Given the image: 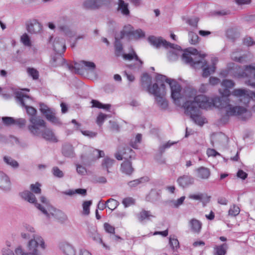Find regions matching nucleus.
Wrapping results in <instances>:
<instances>
[{"label": "nucleus", "instance_id": "obj_25", "mask_svg": "<svg viewBox=\"0 0 255 255\" xmlns=\"http://www.w3.org/2000/svg\"><path fill=\"white\" fill-rule=\"evenodd\" d=\"M59 247L65 255H76V250L74 247L67 242L61 243Z\"/></svg>", "mask_w": 255, "mask_h": 255}, {"label": "nucleus", "instance_id": "obj_61", "mask_svg": "<svg viewBox=\"0 0 255 255\" xmlns=\"http://www.w3.org/2000/svg\"><path fill=\"white\" fill-rule=\"evenodd\" d=\"M104 227L106 232L111 234H115V229L113 226H111L110 224L106 223L104 224Z\"/></svg>", "mask_w": 255, "mask_h": 255}, {"label": "nucleus", "instance_id": "obj_49", "mask_svg": "<svg viewBox=\"0 0 255 255\" xmlns=\"http://www.w3.org/2000/svg\"><path fill=\"white\" fill-rule=\"evenodd\" d=\"M189 42L191 44H196L198 42L199 36L198 35L192 31L189 32Z\"/></svg>", "mask_w": 255, "mask_h": 255}, {"label": "nucleus", "instance_id": "obj_3", "mask_svg": "<svg viewBox=\"0 0 255 255\" xmlns=\"http://www.w3.org/2000/svg\"><path fill=\"white\" fill-rule=\"evenodd\" d=\"M205 56L204 54H199L195 48H188L182 54V59L184 62L195 69L203 68L202 76L206 78L215 72L216 67L214 65L211 67L207 66V62L204 59Z\"/></svg>", "mask_w": 255, "mask_h": 255}, {"label": "nucleus", "instance_id": "obj_51", "mask_svg": "<svg viewBox=\"0 0 255 255\" xmlns=\"http://www.w3.org/2000/svg\"><path fill=\"white\" fill-rule=\"evenodd\" d=\"M122 203L125 208H127L135 204V200L131 197H127L122 201Z\"/></svg>", "mask_w": 255, "mask_h": 255}, {"label": "nucleus", "instance_id": "obj_58", "mask_svg": "<svg viewBox=\"0 0 255 255\" xmlns=\"http://www.w3.org/2000/svg\"><path fill=\"white\" fill-rule=\"evenodd\" d=\"M2 120L4 125L6 126L14 125V122H15V120L13 118L9 117H2Z\"/></svg>", "mask_w": 255, "mask_h": 255}, {"label": "nucleus", "instance_id": "obj_15", "mask_svg": "<svg viewBox=\"0 0 255 255\" xmlns=\"http://www.w3.org/2000/svg\"><path fill=\"white\" fill-rule=\"evenodd\" d=\"M87 234L88 237L92 239L94 242L102 245L105 249H109V247L103 242L101 235L98 233L96 226H89Z\"/></svg>", "mask_w": 255, "mask_h": 255}, {"label": "nucleus", "instance_id": "obj_27", "mask_svg": "<svg viewBox=\"0 0 255 255\" xmlns=\"http://www.w3.org/2000/svg\"><path fill=\"white\" fill-rule=\"evenodd\" d=\"M10 182L8 176L2 172L0 173V189L7 191L10 189Z\"/></svg>", "mask_w": 255, "mask_h": 255}, {"label": "nucleus", "instance_id": "obj_59", "mask_svg": "<svg viewBox=\"0 0 255 255\" xmlns=\"http://www.w3.org/2000/svg\"><path fill=\"white\" fill-rule=\"evenodd\" d=\"M81 63L83 64L85 67H86L88 69L90 70H94L96 65L94 62L86 61H81Z\"/></svg>", "mask_w": 255, "mask_h": 255}, {"label": "nucleus", "instance_id": "obj_35", "mask_svg": "<svg viewBox=\"0 0 255 255\" xmlns=\"http://www.w3.org/2000/svg\"><path fill=\"white\" fill-rule=\"evenodd\" d=\"M151 218H154V216L152 215L150 211L145 210H142L137 215V218L141 222L145 220H149Z\"/></svg>", "mask_w": 255, "mask_h": 255}, {"label": "nucleus", "instance_id": "obj_10", "mask_svg": "<svg viewBox=\"0 0 255 255\" xmlns=\"http://www.w3.org/2000/svg\"><path fill=\"white\" fill-rule=\"evenodd\" d=\"M40 111L45 116L46 119L52 124L57 126L62 125V123L60 119L56 116V112L54 109L49 108L44 104H40Z\"/></svg>", "mask_w": 255, "mask_h": 255}, {"label": "nucleus", "instance_id": "obj_21", "mask_svg": "<svg viewBox=\"0 0 255 255\" xmlns=\"http://www.w3.org/2000/svg\"><path fill=\"white\" fill-rule=\"evenodd\" d=\"M53 49L57 54L63 53L66 48L64 40L61 38L56 37L53 42Z\"/></svg>", "mask_w": 255, "mask_h": 255}, {"label": "nucleus", "instance_id": "obj_29", "mask_svg": "<svg viewBox=\"0 0 255 255\" xmlns=\"http://www.w3.org/2000/svg\"><path fill=\"white\" fill-rule=\"evenodd\" d=\"M62 154L67 157H73L75 155L74 148L70 143H65L62 146Z\"/></svg>", "mask_w": 255, "mask_h": 255}, {"label": "nucleus", "instance_id": "obj_28", "mask_svg": "<svg viewBox=\"0 0 255 255\" xmlns=\"http://www.w3.org/2000/svg\"><path fill=\"white\" fill-rule=\"evenodd\" d=\"M197 177L201 179H207L210 176L211 172L209 168L205 167H200L196 170Z\"/></svg>", "mask_w": 255, "mask_h": 255}, {"label": "nucleus", "instance_id": "obj_5", "mask_svg": "<svg viewBox=\"0 0 255 255\" xmlns=\"http://www.w3.org/2000/svg\"><path fill=\"white\" fill-rule=\"evenodd\" d=\"M148 42L153 46L159 48L162 46L165 48L170 49L168 52L167 57L170 61H175L177 59L179 53L181 51V47L178 45L172 44L162 37H156L154 36H150L148 38Z\"/></svg>", "mask_w": 255, "mask_h": 255}, {"label": "nucleus", "instance_id": "obj_12", "mask_svg": "<svg viewBox=\"0 0 255 255\" xmlns=\"http://www.w3.org/2000/svg\"><path fill=\"white\" fill-rule=\"evenodd\" d=\"M112 0H85L82 4L84 9L95 10L108 6Z\"/></svg>", "mask_w": 255, "mask_h": 255}, {"label": "nucleus", "instance_id": "obj_34", "mask_svg": "<svg viewBox=\"0 0 255 255\" xmlns=\"http://www.w3.org/2000/svg\"><path fill=\"white\" fill-rule=\"evenodd\" d=\"M228 249V245L227 243L217 246L214 248V255H225Z\"/></svg>", "mask_w": 255, "mask_h": 255}, {"label": "nucleus", "instance_id": "obj_4", "mask_svg": "<svg viewBox=\"0 0 255 255\" xmlns=\"http://www.w3.org/2000/svg\"><path fill=\"white\" fill-rule=\"evenodd\" d=\"M20 196L25 201L31 203H34L35 207L48 218L53 217L61 223H63L67 220V216L62 211L51 206H48L46 209L40 204L37 203L35 195L30 191H24L20 193Z\"/></svg>", "mask_w": 255, "mask_h": 255}, {"label": "nucleus", "instance_id": "obj_62", "mask_svg": "<svg viewBox=\"0 0 255 255\" xmlns=\"http://www.w3.org/2000/svg\"><path fill=\"white\" fill-rule=\"evenodd\" d=\"M199 21V18L197 17H193L192 18H189L187 20V23L191 26L197 27V24Z\"/></svg>", "mask_w": 255, "mask_h": 255}, {"label": "nucleus", "instance_id": "obj_46", "mask_svg": "<svg viewBox=\"0 0 255 255\" xmlns=\"http://www.w3.org/2000/svg\"><path fill=\"white\" fill-rule=\"evenodd\" d=\"M142 138V135L140 133H138L134 139H131L130 141V145L133 148H137V143L140 142Z\"/></svg>", "mask_w": 255, "mask_h": 255}, {"label": "nucleus", "instance_id": "obj_26", "mask_svg": "<svg viewBox=\"0 0 255 255\" xmlns=\"http://www.w3.org/2000/svg\"><path fill=\"white\" fill-rule=\"evenodd\" d=\"M38 245L35 240H29L27 245L28 252L22 255H40L37 249Z\"/></svg>", "mask_w": 255, "mask_h": 255}, {"label": "nucleus", "instance_id": "obj_9", "mask_svg": "<svg viewBox=\"0 0 255 255\" xmlns=\"http://www.w3.org/2000/svg\"><path fill=\"white\" fill-rule=\"evenodd\" d=\"M30 124L28 126L30 132L34 136H39L46 127V123L41 118H29Z\"/></svg>", "mask_w": 255, "mask_h": 255}, {"label": "nucleus", "instance_id": "obj_55", "mask_svg": "<svg viewBox=\"0 0 255 255\" xmlns=\"http://www.w3.org/2000/svg\"><path fill=\"white\" fill-rule=\"evenodd\" d=\"M52 172L54 176L55 177L58 178H62L64 176L63 172L61 170H60L59 168L57 166L53 167L52 169Z\"/></svg>", "mask_w": 255, "mask_h": 255}, {"label": "nucleus", "instance_id": "obj_63", "mask_svg": "<svg viewBox=\"0 0 255 255\" xmlns=\"http://www.w3.org/2000/svg\"><path fill=\"white\" fill-rule=\"evenodd\" d=\"M90 152H92L94 154L97 153V158H100V157H102L105 156L104 152L103 150L90 148Z\"/></svg>", "mask_w": 255, "mask_h": 255}, {"label": "nucleus", "instance_id": "obj_8", "mask_svg": "<svg viewBox=\"0 0 255 255\" xmlns=\"http://www.w3.org/2000/svg\"><path fill=\"white\" fill-rule=\"evenodd\" d=\"M201 108L199 106L195 105V103H187L185 106V114L189 116L194 122L202 126L205 123L206 119L201 116L200 110Z\"/></svg>", "mask_w": 255, "mask_h": 255}, {"label": "nucleus", "instance_id": "obj_57", "mask_svg": "<svg viewBox=\"0 0 255 255\" xmlns=\"http://www.w3.org/2000/svg\"><path fill=\"white\" fill-rule=\"evenodd\" d=\"M107 115L102 113H100L98 116L97 117L96 123L99 126H101L104 121L107 118Z\"/></svg>", "mask_w": 255, "mask_h": 255}, {"label": "nucleus", "instance_id": "obj_33", "mask_svg": "<svg viewBox=\"0 0 255 255\" xmlns=\"http://www.w3.org/2000/svg\"><path fill=\"white\" fill-rule=\"evenodd\" d=\"M115 162V160L113 159H112L109 157H105L103 160L102 163V167L103 169L106 170L107 173H110L111 172L109 169L112 167Z\"/></svg>", "mask_w": 255, "mask_h": 255}, {"label": "nucleus", "instance_id": "obj_41", "mask_svg": "<svg viewBox=\"0 0 255 255\" xmlns=\"http://www.w3.org/2000/svg\"><path fill=\"white\" fill-rule=\"evenodd\" d=\"M107 207L111 210H114L119 205V202L113 198H110L106 202Z\"/></svg>", "mask_w": 255, "mask_h": 255}, {"label": "nucleus", "instance_id": "obj_7", "mask_svg": "<svg viewBox=\"0 0 255 255\" xmlns=\"http://www.w3.org/2000/svg\"><path fill=\"white\" fill-rule=\"evenodd\" d=\"M15 98L17 102L21 106L25 108L26 113L30 116L29 118H40L37 117V110L32 106H30L32 103V98L29 96L24 94L22 92H15Z\"/></svg>", "mask_w": 255, "mask_h": 255}, {"label": "nucleus", "instance_id": "obj_6", "mask_svg": "<svg viewBox=\"0 0 255 255\" xmlns=\"http://www.w3.org/2000/svg\"><path fill=\"white\" fill-rule=\"evenodd\" d=\"M232 73V72H231ZM233 75L237 78L250 77V79L246 82L247 84L255 87V65H246L244 69L240 67L236 66L233 69Z\"/></svg>", "mask_w": 255, "mask_h": 255}, {"label": "nucleus", "instance_id": "obj_52", "mask_svg": "<svg viewBox=\"0 0 255 255\" xmlns=\"http://www.w3.org/2000/svg\"><path fill=\"white\" fill-rule=\"evenodd\" d=\"M21 42L25 46H30L31 45L30 38L27 34L24 33L21 36L20 38Z\"/></svg>", "mask_w": 255, "mask_h": 255}, {"label": "nucleus", "instance_id": "obj_36", "mask_svg": "<svg viewBox=\"0 0 255 255\" xmlns=\"http://www.w3.org/2000/svg\"><path fill=\"white\" fill-rule=\"evenodd\" d=\"M133 30V28L131 25L128 24L125 25L124 27L123 30L121 31L120 34L119 36L120 39H123L125 35L131 36Z\"/></svg>", "mask_w": 255, "mask_h": 255}, {"label": "nucleus", "instance_id": "obj_64", "mask_svg": "<svg viewBox=\"0 0 255 255\" xmlns=\"http://www.w3.org/2000/svg\"><path fill=\"white\" fill-rule=\"evenodd\" d=\"M26 120L24 119L20 118L15 120L14 125H17L19 128H22L25 126Z\"/></svg>", "mask_w": 255, "mask_h": 255}, {"label": "nucleus", "instance_id": "obj_38", "mask_svg": "<svg viewBox=\"0 0 255 255\" xmlns=\"http://www.w3.org/2000/svg\"><path fill=\"white\" fill-rule=\"evenodd\" d=\"M169 244L172 249V250L174 253L175 255H177L176 253L177 250L179 248V243L177 239L169 238Z\"/></svg>", "mask_w": 255, "mask_h": 255}, {"label": "nucleus", "instance_id": "obj_44", "mask_svg": "<svg viewBox=\"0 0 255 255\" xmlns=\"http://www.w3.org/2000/svg\"><path fill=\"white\" fill-rule=\"evenodd\" d=\"M131 36L135 39L143 38L145 37V32L141 29H138L135 30H133Z\"/></svg>", "mask_w": 255, "mask_h": 255}, {"label": "nucleus", "instance_id": "obj_20", "mask_svg": "<svg viewBox=\"0 0 255 255\" xmlns=\"http://www.w3.org/2000/svg\"><path fill=\"white\" fill-rule=\"evenodd\" d=\"M120 171L127 176L131 175L134 171L131 161L129 160H125L121 165Z\"/></svg>", "mask_w": 255, "mask_h": 255}, {"label": "nucleus", "instance_id": "obj_53", "mask_svg": "<svg viewBox=\"0 0 255 255\" xmlns=\"http://www.w3.org/2000/svg\"><path fill=\"white\" fill-rule=\"evenodd\" d=\"M27 72L28 74L31 76L34 80H37L39 77L38 72L33 68H28Z\"/></svg>", "mask_w": 255, "mask_h": 255}, {"label": "nucleus", "instance_id": "obj_22", "mask_svg": "<svg viewBox=\"0 0 255 255\" xmlns=\"http://www.w3.org/2000/svg\"><path fill=\"white\" fill-rule=\"evenodd\" d=\"M189 227L190 231L192 233L199 234L202 229V223L200 221L193 218L189 222Z\"/></svg>", "mask_w": 255, "mask_h": 255}, {"label": "nucleus", "instance_id": "obj_23", "mask_svg": "<svg viewBox=\"0 0 255 255\" xmlns=\"http://www.w3.org/2000/svg\"><path fill=\"white\" fill-rule=\"evenodd\" d=\"M40 135H41L42 137L46 140L54 142L58 141V139L52 130L46 128V127L44 128Z\"/></svg>", "mask_w": 255, "mask_h": 255}, {"label": "nucleus", "instance_id": "obj_31", "mask_svg": "<svg viewBox=\"0 0 255 255\" xmlns=\"http://www.w3.org/2000/svg\"><path fill=\"white\" fill-rule=\"evenodd\" d=\"M161 193L160 190L152 189L146 197L147 200L151 202L157 201L160 199Z\"/></svg>", "mask_w": 255, "mask_h": 255}, {"label": "nucleus", "instance_id": "obj_54", "mask_svg": "<svg viewBox=\"0 0 255 255\" xmlns=\"http://www.w3.org/2000/svg\"><path fill=\"white\" fill-rule=\"evenodd\" d=\"M235 85L234 82L231 80H224L221 83V86L223 88L231 89Z\"/></svg>", "mask_w": 255, "mask_h": 255}, {"label": "nucleus", "instance_id": "obj_16", "mask_svg": "<svg viewBox=\"0 0 255 255\" xmlns=\"http://www.w3.org/2000/svg\"><path fill=\"white\" fill-rule=\"evenodd\" d=\"M124 59L126 60H131L132 59H134L136 63L134 65H129L128 67L133 69H137L139 70L141 68L143 62L139 58L138 56L137 55L135 52L132 49V52L128 54H123L122 55Z\"/></svg>", "mask_w": 255, "mask_h": 255}, {"label": "nucleus", "instance_id": "obj_2", "mask_svg": "<svg viewBox=\"0 0 255 255\" xmlns=\"http://www.w3.org/2000/svg\"><path fill=\"white\" fill-rule=\"evenodd\" d=\"M156 83L151 87H148V92L155 97V101L158 106L161 109L165 110L168 107V102L164 98L166 94L165 85L164 82H166L170 88L171 97L174 100L175 104L180 105L179 101L181 99V87L178 83L174 79L168 78L166 76L158 73L156 74Z\"/></svg>", "mask_w": 255, "mask_h": 255}, {"label": "nucleus", "instance_id": "obj_60", "mask_svg": "<svg viewBox=\"0 0 255 255\" xmlns=\"http://www.w3.org/2000/svg\"><path fill=\"white\" fill-rule=\"evenodd\" d=\"M82 133L89 138H93L96 137L97 135V133L90 130H80Z\"/></svg>", "mask_w": 255, "mask_h": 255}, {"label": "nucleus", "instance_id": "obj_39", "mask_svg": "<svg viewBox=\"0 0 255 255\" xmlns=\"http://www.w3.org/2000/svg\"><path fill=\"white\" fill-rule=\"evenodd\" d=\"M67 25H70V19L67 16H61L59 18L57 26V28H60L62 26H66Z\"/></svg>", "mask_w": 255, "mask_h": 255}, {"label": "nucleus", "instance_id": "obj_13", "mask_svg": "<svg viewBox=\"0 0 255 255\" xmlns=\"http://www.w3.org/2000/svg\"><path fill=\"white\" fill-rule=\"evenodd\" d=\"M115 157L118 160H129L134 158L135 153L132 149L129 147L119 148L115 154Z\"/></svg>", "mask_w": 255, "mask_h": 255}, {"label": "nucleus", "instance_id": "obj_48", "mask_svg": "<svg viewBox=\"0 0 255 255\" xmlns=\"http://www.w3.org/2000/svg\"><path fill=\"white\" fill-rule=\"evenodd\" d=\"M177 142H171L170 141H168L167 142L163 144L162 145H160L159 147V152L160 155H162L166 149L169 148L171 147V145H174Z\"/></svg>", "mask_w": 255, "mask_h": 255}, {"label": "nucleus", "instance_id": "obj_18", "mask_svg": "<svg viewBox=\"0 0 255 255\" xmlns=\"http://www.w3.org/2000/svg\"><path fill=\"white\" fill-rule=\"evenodd\" d=\"M26 29L31 34H37L42 30V25L37 20L32 19L26 24Z\"/></svg>", "mask_w": 255, "mask_h": 255}, {"label": "nucleus", "instance_id": "obj_40", "mask_svg": "<svg viewBox=\"0 0 255 255\" xmlns=\"http://www.w3.org/2000/svg\"><path fill=\"white\" fill-rule=\"evenodd\" d=\"M185 199V196H182L176 200H172L169 201L170 206L174 208H178L180 205H182Z\"/></svg>", "mask_w": 255, "mask_h": 255}, {"label": "nucleus", "instance_id": "obj_43", "mask_svg": "<svg viewBox=\"0 0 255 255\" xmlns=\"http://www.w3.org/2000/svg\"><path fill=\"white\" fill-rule=\"evenodd\" d=\"M3 160L7 165L14 168H16L19 165L18 162L16 160L9 156H5L3 157Z\"/></svg>", "mask_w": 255, "mask_h": 255}, {"label": "nucleus", "instance_id": "obj_1", "mask_svg": "<svg viewBox=\"0 0 255 255\" xmlns=\"http://www.w3.org/2000/svg\"><path fill=\"white\" fill-rule=\"evenodd\" d=\"M185 97L186 101L183 104V107L185 109V104L189 102L194 103L195 105L199 106L201 109H207L212 106L218 108H225L226 110L225 115L224 116L221 121L223 122H227L230 117L241 116L242 120H246L251 117V113L247 109L241 106H234L229 103V100H223V97H216L210 99L207 96L203 95L196 96V91L194 89L188 88L185 90Z\"/></svg>", "mask_w": 255, "mask_h": 255}, {"label": "nucleus", "instance_id": "obj_50", "mask_svg": "<svg viewBox=\"0 0 255 255\" xmlns=\"http://www.w3.org/2000/svg\"><path fill=\"white\" fill-rule=\"evenodd\" d=\"M141 83L142 85H148L147 87L149 85H150L151 87L152 86L150 85L151 83V77L147 73H144L143 74L141 77Z\"/></svg>", "mask_w": 255, "mask_h": 255}, {"label": "nucleus", "instance_id": "obj_32", "mask_svg": "<svg viewBox=\"0 0 255 255\" xmlns=\"http://www.w3.org/2000/svg\"><path fill=\"white\" fill-rule=\"evenodd\" d=\"M128 7V4L126 3L124 0H119L118 10L121 11L124 15H129L130 11Z\"/></svg>", "mask_w": 255, "mask_h": 255}, {"label": "nucleus", "instance_id": "obj_37", "mask_svg": "<svg viewBox=\"0 0 255 255\" xmlns=\"http://www.w3.org/2000/svg\"><path fill=\"white\" fill-rule=\"evenodd\" d=\"M148 181V178L147 177H142L139 179L130 181L128 182V184L130 187H134L140 183L146 182H147Z\"/></svg>", "mask_w": 255, "mask_h": 255}, {"label": "nucleus", "instance_id": "obj_45", "mask_svg": "<svg viewBox=\"0 0 255 255\" xmlns=\"http://www.w3.org/2000/svg\"><path fill=\"white\" fill-rule=\"evenodd\" d=\"M70 25H67L66 26H60L58 29L61 32L63 33L65 35L68 36H72L73 35L72 32L70 29Z\"/></svg>", "mask_w": 255, "mask_h": 255}, {"label": "nucleus", "instance_id": "obj_47", "mask_svg": "<svg viewBox=\"0 0 255 255\" xmlns=\"http://www.w3.org/2000/svg\"><path fill=\"white\" fill-rule=\"evenodd\" d=\"M92 204V201L91 200L85 201L83 202L82 204L83 214L85 215H88L90 214V207Z\"/></svg>", "mask_w": 255, "mask_h": 255}, {"label": "nucleus", "instance_id": "obj_17", "mask_svg": "<svg viewBox=\"0 0 255 255\" xmlns=\"http://www.w3.org/2000/svg\"><path fill=\"white\" fill-rule=\"evenodd\" d=\"M21 236L23 239L28 240L31 239L30 240H35L37 242V245H39L41 248L43 249L45 248L43 239L35 234H31L30 233L23 232L21 233Z\"/></svg>", "mask_w": 255, "mask_h": 255}, {"label": "nucleus", "instance_id": "obj_24", "mask_svg": "<svg viewBox=\"0 0 255 255\" xmlns=\"http://www.w3.org/2000/svg\"><path fill=\"white\" fill-rule=\"evenodd\" d=\"M65 63V59L61 54H55L52 56L50 61V65L51 67H57L62 66Z\"/></svg>", "mask_w": 255, "mask_h": 255}, {"label": "nucleus", "instance_id": "obj_56", "mask_svg": "<svg viewBox=\"0 0 255 255\" xmlns=\"http://www.w3.org/2000/svg\"><path fill=\"white\" fill-rule=\"evenodd\" d=\"M40 184L36 182L35 184H32L30 185L31 190L36 194H39L41 193Z\"/></svg>", "mask_w": 255, "mask_h": 255}, {"label": "nucleus", "instance_id": "obj_14", "mask_svg": "<svg viewBox=\"0 0 255 255\" xmlns=\"http://www.w3.org/2000/svg\"><path fill=\"white\" fill-rule=\"evenodd\" d=\"M231 56L233 61L241 63L247 62L251 59L250 54L240 49H238L233 52Z\"/></svg>", "mask_w": 255, "mask_h": 255}, {"label": "nucleus", "instance_id": "obj_30", "mask_svg": "<svg viewBox=\"0 0 255 255\" xmlns=\"http://www.w3.org/2000/svg\"><path fill=\"white\" fill-rule=\"evenodd\" d=\"M120 39H121L119 36H116L114 47L115 55L117 57H120L123 54V46L122 43L120 40Z\"/></svg>", "mask_w": 255, "mask_h": 255}, {"label": "nucleus", "instance_id": "obj_19", "mask_svg": "<svg viewBox=\"0 0 255 255\" xmlns=\"http://www.w3.org/2000/svg\"><path fill=\"white\" fill-rule=\"evenodd\" d=\"M177 182L179 186L184 188L192 185L194 182V178L188 174L183 175L178 178Z\"/></svg>", "mask_w": 255, "mask_h": 255}, {"label": "nucleus", "instance_id": "obj_11", "mask_svg": "<svg viewBox=\"0 0 255 255\" xmlns=\"http://www.w3.org/2000/svg\"><path fill=\"white\" fill-rule=\"evenodd\" d=\"M232 94L239 98L241 104L247 106L250 100L255 98V93L246 89H236L233 90Z\"/></svg>", "mask_w": 255, "mask_h": 255}, {"label": "nucleus", "instance_id": "obj_42", "mask_svg": "<svg viewBox=\"0 0 255 255\" xmlns=\"http://www.w3.org/2000/svg\"><path fill=\"white\" fill-rule=\"evenodd\" d=\"M240 212V208L236 205H233L230 207L228 211V215L232 217H236L239 214Z\"/></svg>", "mask_w": 255, "mask_h": 255}]
</instances>
